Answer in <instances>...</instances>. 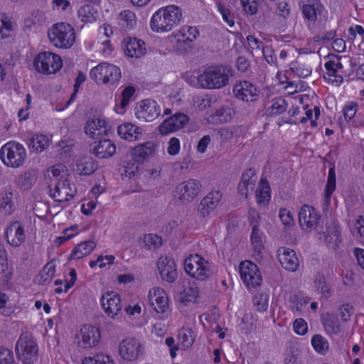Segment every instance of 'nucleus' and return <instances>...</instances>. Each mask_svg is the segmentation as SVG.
Instances as JSON below:
<instances>
[{
    "label": "nucleus",
    "instance_id": "obj_1",
    "mask_svg": "<svg viewBox=\"0 0 364 364\" xmlns=\"http://www.w3.org/2000/svg\"><path fill=\"white\" fill-rule=\"evenodd\" d=\"M233 75L228 65H213L205 68L196 76H187L186 82L194 87L205 90H219L226 87Z\"/></svg>",
    "mask_w": 364,
    "mask_h": 364
},
{
    "label": "nucleus",
    "instance_id": "obj_2",
    "mask_svg": "<svg viewBox=\"0 0 364 364\" xmlns=\"http://www.w3.org/2000/svg\"><path fill=\"white\" fill-rule=\"evenodd\" d=\"M183 18L181 9L171 4L156 10L149 21L151 30L157 33H166L178 26Z\"/></svg>",
    "mask_w": 364,
    "mask_h": 364
},
{
    "label": "nucleus",
    "instance_id": "obj_3",
    "mask_svg": "<svg viewBox=\"0 0 364 364\" xmlns=\"http://www.w3.org/2000/svg\"><path fill=\"white\" fill-rule=\"evenodd\" d=\"M48 36L53 46L60 49L70 48L76 38L74 28L65 22L53 24L48 30Z\"/></svg>",
    "mask_w": 364,
    "mask_h": 364
},
{
    "label": "nucleus",
    "instance_id": "obj_4",
    "mask_svg": "<svg viewBox=\"0 0 364 364\" xmlns=\"http://www.w3.org/2000/svg\"><path fill=\"white\" fill-rule=\"evenodd\" d=\"M27 158V151L23 144L10 141L0 149V159L9 168H18L22 166Z\"/></svg>",
    "mask_w": 364,
    "mask_h": 364
},
{
    "label": "nucleus",
    "instance_id": "obj_5",
    "mask_svg": "<svg viewBox=\"0 0 364 364\" xmlns=\"http://www.w3.org/2000/svg\"><path fill=\"white\" fill-rule=\"evenodd\" d=\"M62 58L51 51H41L33 58V66L35 70L45 75H54L63 68Z\"/></svg>",
    "mask_w": 364,
    "mask_h": 364
},
{
    "label": "nucleus",
    "instance_id": "obj_6",
    "mask_svg": "<svg viewBox=\"0 0 364 364\" xmlns=\"http://www.w3.org/2000/svg\"><path fill=\"white\" fill-rule=\"evenodd\" d=\"M184 271L191 278L205 281L213 274L210 262L198 254L191 255L184 260Z\"/></svg>",
    "mask_w": 364,
    "mask_h": 364
},
{
    "label": "nucleus",
    "instance_id": "obj_7",
    "mask_svg": "<svg viewBox=\"0 0 364 364\" xmlns=\"http://www.w3.org/2000/svg\"><path fill=\"white\" fill-rule=\"evenodd\" d=\"M90 76L97 84L113 85L120 80L122 73L117 65L103 62L90 70Z\"/></svg>",
    "mask_w": 364,
    "mask_h": 364
},
{
    "label": "nucleus",
    "instance_id": "obj_8",
    "mask_svg": "<svg viewBox=\"0 0 364 364\" xmlns=\"http://www.w3.org/2000/svg\"><path fill=\"white\" fill-rule=\"evenodd\" d=\"M101 341L100 328L94 325L82 326L75 335V342L77 347L83 350H90L97 346Z\"/></svg>",
    "mask_w": 364,
    "mask_h": 364
},
{
    "label": "nucleus",
    "instance_id": "obj_9",
    "mask_svg": "<svg viewBox=\"0 0 364 364\" xmlns=\"http://www.w3.org/2000/svg\"><path fill=\"white\" fill-rule=\"evenodd\" d=\"M144 354L141 341L134 337H127L119 343V355L126 362L136 363Z\"/></svg>",
    "mask_w": 364,
    "mask_h": 364
},
{
    "label": "nucleus",
    "instance_id": "obj_10",
    "mask_svg": "<svg viewBox=\"0 0 364 364\" xmlns=\"http://www.w3.org/2000/svg\"><path fill=\"white\" fill-rule=\"evenodd\" d=\"M134 116L143 122H151L157 119L161 114V107L154 100L145 99L139 101L134 108Z\"/></svg>",
    "mask_w": 364,
    "mask_h": 364
},
{
    "label": "nucleus",
    "instance_id": "obj_11",
    "mask_svg": "<svg viewBox=\"0 0 364 364\" xmlns=\"http://www.w3.org/2000/svg\"><path fill=\"white\" fill-rule=\"evenodd\" d=\"M240 279L247 289L261 285L262 277L257 265L250 260H245L239 265Z\"/></svg>",
    "mask_w": 364,
    "mask_h": 364
},
{
    "label": "nucleus",
    "instance_id": "obj_12",
    "mask_svg": "<svg viewBox=\"0 0 364 364\" xmlns=\"http://www.w3.org/2000/svg\"><path fill=\"white\" fill-rule=\"evenodd\" d=\"M302 14L309 27H320L328 21V11L319 3L304 4Z\"/></svg>",
    "mask_w": 364,
    "mask_h": 364
},
{
    "label": "nucleus",
    "instance_id": "obj_13",
    "mask_svg": "<svg viewBox=\"0 0 364 364\" xmlns=\"http://www.w3.org/2000/svg\"><path fill=\"white\" fill-rule=\"evenodd\" d=\"M84 131L88 137L92 139H99L108 135L111 131V124L106 117L94 116L87 120Z\"/></svg>",
    "mask_w": 364,
    "mask_h": 364
},
{
    "label": "nucleus",
    "instance_id": "obj_14",
    "mask_svg": "<svg viewBox=\"0 0 364 364\" xmlns=\"http://www.w3.org/2000/svg\"><path fill=\"white\" fill-rule=\"evenodd\" d=\"M200 182L196 179H189L178 183L175 189L173 196L182 203L192 202L200 191Z\"/></svg>",
    "mask_w": 364,
    "mask_h": 364
},
{
    "label": "nucleus",
    "instance_id": "obj_15",
    "mask_svg": "<svg viewBox=\"0 0 364 364\" xmlns=\"http://www.w3.org/2000/svg\"><path fill=\"white\" fill-rule=\"evenodd\" d=\"M149 305L154 311L159 314L163 315L164 318H167L169 310V299L166 291L159 287H155L149 290L148 294Z\"/></svg>",
    "mask_w": 364,
    "mask_h": 364
},
{
    "label": "nucleus",
    "instance_id": "obj_16",
    "mask_svg": "<svg viewBox=\"0 0 364 364\" xmlns=\"http://www.w3.org/2000/svg\"><path fill=\"white\" fill-rule=\"evenodd\" d=\"M16 355L19 359L37 358L38 347L31 334L27 332L21 333L15 346Z\"/></svg>",
    "mask_w": 364,
    "mask_h": 364
},
{
    "label": "nucleus",
    "instance_id": "obj_17",
    "mask_svg": "<svg viewBox=\"0 0 364 364\" xmlns=\"http://www.w3.org/2000/svg\"><path fill=\"white\" fill-rule=\"evenodd\" d=\"M341 58L338 55H328L324 63L326 73L324 79L330 84L339 86L343 82V77L341 71L343 68Z\"/></svg>",
    "mask_w": 364,
    "mask_h": 364
},
{
    "label": "nucleus",
    "instance_id": "obj_18",
    "mask_svg": "<svg viewBox=\"0 0 364 364\" xmlns=\"http://www.w3.org/2000/svg\"><path fill=\"white\" fill-rule=\"evenodd\" d=\"M299 223L301 230L311 232L315 230L320 221V215L316 208L310 205H303L299 210Z\"/></svg>",
    "mask_w": 364,
    "mask_h": 364
},
{
    "label": "nucleus",
    "instance_id": "obj_19",
    "mask_svg": "<svg viewBox=\"0 0 364 364\" xmlns=\"http://www.w3.org/2000/svg\"><path fill=\"white\" fill-rule=\"evenodd\" d=\"M100 303L105 313L111 318H115L122 311L120 296L114 291H103Z\"/></svg>",
    "mask_w": 364,
    "mask_h": 364
},
{
    "label": "nucleus",
    "instance_id": "obj_20",
    "mask_svg": "<svg viewBox=\"0 0 364 364\" xmlns=\"http://www.w3.org/2000/svg\"><path fill=\"white\" fill-rule=\"evenodd\" d=\"M159 144L155 141L139 143L130 149L132 159L144 164L152 159L158 152Z\"/></svg>",
    "mask_w": 364,
    "mask_h": 364
},
{
    "label": "nucleus",
    "instance_id": "obj_21",
    "mask_svg": "<svg viewBox=\"0 0 364 364\" xmlns=\"http://www.w3.org/2000/svg\"><path fill=\"white\" fill-rule=\"evenodd\" d=\"M156 267L163 281L173 283L176 280L178 277L177 266L171 257L161 256L157 261Z\"/></svg>",
    "mask_w": 364,
    "mask_h": 364
},
{
    "label": "nucleus",
    "instance_id": "obj_22",
    "mask_svg": "<svg viewBox=\"0 0 364 364\" xmlns=\"http://www.w3.org/2000/svg\"><path fill=\"white\" fill-rule=\"evenodd\" d=\"M234 96L243 102H254L259 97V90L252 82L247 80L237 82L232 89Z\"/></svg>",
    "mask_w": 364,
    "mask_h": 364
},
{
    "label": "nucleus",
    "instance_id": "obj_23",
    "mask_svg": "<svg viewBox=\"0 0 364 364\" xmlns=\"http://www.w3.org/2000/svg\"><path fill=\"white\" fill-rule=\"evenodd\" d=\"M76 188L72 186L68 180L57 182L50 188V196L55 201L59 203H65L71 199L76 194Z\"/></svg>",
    "mask_w": 364,
    "mask_h": 364
},
{
    "label": "nucleus",
    "instance_id": "obj_24",
    "mask_svg": "<svg viewBox=\"0 0 364 364\" xmlns=\"http://www.w3.org/2000/svg\"><path fill=\"white\" fill-rule=\"evenodd\" d=\"M189 117L183 113H176L165 119L159 127L161 134L166 135L183 128L188 122Z\"/></svg>",
    "mask_w": 364,
    "mask_h": 364
},
{
    "label": "nucleus",
    "instance_id": "obj_25",
    "mask_svg": "<svg viewBox=\"0 0 364 364\" xmlns=\"http://www.w3.org/2000/svg\"><path fill=\"white\" fill-rule=\"evenodd\" d=\"M322 325L330 337L343 336L346 331V324L340 321L338 316L333 314L327 313L323 315Z\"/></svg>",
    "mask_w": 364,
    "mask_h": 364
},
{
    "label": "nucleus",
    "instance_id": "obj_26",
    "mask_svg": "<svg viewBox=\"0 0 364 364\" xmlns=\"http://www.w3.org/2000/svg\"><path fill=\"white\" fill-rule=\"evenodd\" d=\"M222 198V193L219 191H214L209 193L200 202L198 214L200 218L207 220L210 214L217 207L220 200Z\"/></svg>",
    "mask_w": 364,
    "mask_h": 364
},
{
    "label": "nucleus",
    "instance_id": "obj_27",
    "mask_svg": "<svg viewBox=\"0 0 364 364\" xmlns=\"http://www.w3.org/2000/svg\"><path fill=\"white\" fill-rule=\"evenodd\" d=\"M277 258L286 270L296 272L299 266V262L296 252L288 247H281L277 250Z\"/></svg>",
    "mask_w": 364,
    "mask_h": 364
},
{
    "label": "nucleus",
    "instance_id": "obj_28",
    "mask_svg": "<svg viewBox=\"0 0 364 364\" xmlns=\"http://www.w3.org/2000/svg\"><path fill=\"white\" fill-rule=\"evenodd\" d=\"M7 242L13 247L21 245L26 238L25 230L19 222H14L10 224L5 230Z\"/></svg>",
    "mask_w": 364,
    "mask_h": 364
},
{
    "label": "nucleus",
    "instance_id": "obj_29",
    "mask_svg": "<svg viewBox=\"0 0 364 364\" xmlns=\"http://www.w3.org/2000/svg\"><path fill=\"white\" fill-rule=\"evenodd\" d=\"M125 55L130 58H139L146 53V46L142 40L136 38H126L123 42Z\"/></svg>",
    "mask_w": 364,
    "mask_h": 364
},
{
    "label": "nucleus",
    "instance_id": "obj_30",
    "mask_svg": "<svg viewBox=\"0 0 364 364\" xmlns=\"http://www.w3.org/2000/svg\"><path fill=\"white\" fill-rule=\"evenodd\" d=\"M198 36V31L193 26H183L172 33L178 46L184 49L186 46L189 47L191 43L196 40Z\"/></svg>",
    "mask_w": 364,
    "mask_h": 364
},
{
    "label": "nucleus",
    "instance_id": "obj_31",
    "mask_svg": "<svg viewBox=\"0 0 364 364\" xmlns=\"http://www.w3.org/2000/svg\"><path fill=\"white\" fill-rule=\"evenodd\" d=\"M136 89L133 86L125 87L118 97L115 99L114 110L119 115H124L128 106L133 100Z\"/></svg>",
    "mask_w": 364,
    "mask_h": 364
},
{
    "label": "nucleus",
    "instance_id": "obj_32",
    "mask_svg": "<svg viewBox=\"0 0 364 364\" xmlns=\"http://www.w3.org/2000/svg\"><path fill=\"white\" fill-rule=\"evenodd\" d=\"M117 134L121 139L134 142L141 139L142 129L133 123L124 122L117 127Z\"/></svg>",
    "mask_w": 364,
    "mask_h": 364
},
{
    "label": "nucleus",
    "instance_id": "obj_33",
    "mask_svg": "<svg viewBox=\"0 0 364 364\" xmlns=\"http://www.w3.org/2000/svg\"><path fill=\"white\" fill-rule=\"evenodd\" d=\"M235 114L233 108L228 106H223L214 112L208 114L207 121L213 124H220L230 122Z\"/></svg>",
    "mask_w": 364,
    "mask_h": 364
},
{
    "label": "nucleus",
    "instance_id": "obj_34",
    "mask_svg": "<svg viewBox=\"0 0 364 364\" xmlns=\"http://www.w3.org/2000/svg\"><path fill=\"white\" fill-rule=\"evenodd\" d=\"M265 236L259 228H253L250 235L252 256L257 261L262 259L264 255Z\"/></svg>",
    "mask_w": 364,
    "mask_h": 364
},
{
    "label": "nucleus",
    "instance_id": "obj_35",
    "mask_svg": "<svg viewBox=\"0 0 364 364\" xmlns=\"http://www.w3.org/2000/svg\"><path fill=\"white\" fill-rule=\"evenodd\" d=\"M200 290L195 282H189L180 294V301L185 306L197 304L200 301Z\"/></svg>",
    "mask_w": 364,
    "mask_h": 364
},
{
    "label": "nucleus",
    "instance_id": "obj_36",
    "mask_svg": "<svg viewBox=\"0 0 364 364\" xmlns=\"http://www.w3.org/2000/svg\"><path fill=\"white\" fill-rule=\"evenodd\" d=\"M257 180V177L254 169L250 168L245 171L242 173L241 181L238 185L239 193L247 198L250 192L254 190Z\"/></svg>",
    "mask_w": 364,
    "mask_h": 364
},
{
    "label": "nucleus",
    "instance_id": "obj_37",
    "mask_svg": "<svg viewBox=\"0 0 364 364\" xmlns=\"http://www.w3.org/2000/svg\"><path fill=\"white\" fill-rule=\"evenodd\" d=\"M323 235L326 244L331 249H336L341 242V228L336 224L328 226Z\"/></svg>",
    "mask_w": 364,
    "mask_h": 364
},
{
    "label": "nucleus",
    "instance_id": "obj_38",
    "mask_svg": "<svg viewBox=\"0 0 364 364\" xmlns=\"http://www.w3.org/2000/svg\"><path fill=\"white\" fill-rule=\"evenodd\" d=\"M93 154L100 158L107 159L112 156L116 152V146L109 139L100 141L92 149Z\"/></svg>",
    "mask_w": 364,
    "mask_h": 364
},
{
    "label": "nucleus",
    "instance_id": "obj_39",
    "mask_svg": "<svg viewBox=\"0 0 364 364\" xmlns=\"http://www.w3.org/2000/svg\"><path fill=\"white\" fill-rule=\"evenodd\" d=\"M97 168L96 161L90 156H83L76 161L75 171L79 175H90Z\"/></svg>",
    "mask_w": 364,
    "mask_h": 364
},
{
    "label": "nucleus",
    "instance_id": "obj_40",
    "mask_svg": "<svg viewBox=\"0 0 364 364\" xmlns=\"http://www.w3.org/2000/svg\"><path fill=\"white\" fill-rule=\"evenodd\" d=\"M255 197L258 205H265L271 198L270 186L268 181L262 178L255 190Z\"/></svg>",
    "mask_w": 364,
    "mask_h": 364
},
{
    "label": "nucleus",
    "instance_id": "obj_41",
    "mask_svg": "<svg viewBox=\"0 0 364 364\" xmlns=\"http://www.w3.org/2000/svg\"><path fill=\"white\" fill-rule=\"evenodd\" d=\"M125 311L130 320H132V325L136 327L144 326L147 321L145 318L141 317L142 309L140 304H129L126 307Z\"/></svg>",
    "mask_w": 364,
    "mask_h": 364
},
{
    "label": "nucleus",
    "instance_id": "obj_42",
    "mask_svg": "<svg viewBox=\"0 0 364 364\" xmlns=\"http://www.w3.org/2000/svg\"><path fill=\"white\" fill-rule=\"evenodd\" d=\"M46 178L50 181V186L60 181L68 180L67 169L62 165L53 166L47 170Z\"/></svg>",
    "mask_w": 364,
    "mask_h": 364
},
{
    "label": "nucleus",
    "instance_id": "obj_43",
    "mask_svg": "<svg viewBox=\"0 0 364 364\" xmlns=\"http://www.w3.org/2000/svg\"><path fill=\"white\" fill-rule=\"evenodd\" d=\"M15 31V24L5 13L0 12V40L11 38Z\"/></svg>",
    "mask_w": 364,
    "mask_h": 364
},
{
    "label": "nucleus",
    "instance_id": "obj_44",
    "mask_svg": "<svg viewBox=\"0 0 364 364\" xmlns=\"http://www.w3.org/2000/svg\"><path fill=\"white\" fill-rule=\"evenodd\" d=\"M28 146L33 151L42 152L50 145L49 138L42 134H35L31 136L28 142Z\"/></svg>",
    "mask_w": 364,
    "mask_h": 364
},
{
    "label": "nucleus",
    "instance_id": "obj_45",
    "mask_svg": "<svg viewBox=\"0 0 364 364\" xmlns=\"http://www.w3.org/2000/svg\"><path fill=\"white\" fill-rule=\"evenodd\" d=\"M13 274V268L8 265L6 252L3 247L0 246V278L7 283L12 278Z\"/></svg>",
    "mask_w": 364,
    "mask_h": 364
},
{
    "label": "nucleus",
    "instance_id": "obj_46",
    "mask_svg": "<svg viewBox=\"0 0 364 364\" xmlns=\"http://www.w3.org/2000/svg\"><path fill=\"white\" fill-rule=\"evenodd\" d=\"M195 338L196 333L191 328H182L178 334V345L180 348L187 350L193 344Z\"/></svg>",
    "mask_w": 364,
    "mask_h": 364
},
{
    "label": "nucleus",
    "instance_id": "obj_47",
    "mask_svg": "<svg viewBox=\"0 0 364 364\" xmlns=\"http://www.w3.org/2000/svg\"><path fill=\"white\" fill-rule=\"evenodd\" d=\"M95 247V243L92 240L82 242L74 247L71 253V258L80 259L90 254Z\"/></svg>",
    "mask_w": 364,
    "mask_h": 364
},
{
    "label": "nucleus",
    "instance_id": "obj_48",
    "mask_svg": "<svg viewBox=\"0 0 364 364\" xmlns=\"http://www.w3.org/2000/svg\"><path fill=\"white\" fill-rule=\"evenodd\" d=\"M15 209L14 193L11 191H7L1 196L0 210L5 215H11Z\"/></svg>",
    "mask_w": 364,
    "mask_h": 364
},
{
    "label": "nucleus",
    "instance_id": "obj_49",
    "mask_svg": "<svg viewBox=\"0 0 364 364\" xmlns=\"http://www.w3.org/2000/svg\"><path fill=\"white\" fill-rule=\"evenodd\" d=\"M311 345L316 353L326 355L329 350L328 340L320 334L314 335L311 340Z\"/></svg>",
    "mask_w": 364,
    "mask_h": 364
},
{
    "label": "nucleus",
    "instance_id": "obj_50",
    "mask_svg": "<svg viewBox=\"0 0 364 364\" xmlns=\"http://www.w3.org/2000/svg\"><path fill=\"white\" fill-rule=\"evenodd\" d=\"M336 187V177L334 168L328 170L327 183L325 187L324 197L326 203H330L331 197L335 191Z\"/></svg>",
    "mask_w": 364,
    "mask_h": 364
},
{
    "label": "nucleus",
    "instance_id": "obj_51",
    "mask_svg": "<svg viewBox=\"0 0 364 364\" xmlns=\"http://www.w3.org/2000/svg\"><path fill=\"white\" fill-rule=\"evenodd\" d=\"M78 17L83 22L92 23L97 18V11L92 6L86 4L78 10Z\"/></svg>",
    "mask_w": 364,
    "mask_h": 364
},
{
    "label": "nucleus",
    "instance_id": "obj_52",
    "mask_svg": "<svg viewBox=\"0 0 364 364\" xmlns=\"http://www.w3.org/2000/svg\"><path fill=\"white\" fill-rule=\"evenodd\" d=\"M120 24L128 29L133 28L137 23L136 14L130 10H124L119 15Z\"/></svg>",
    "mask_w": 364,
    "mask_h": 364
},
{
    "label": "nucleus",
    "instance_id": "obj_53",
    "mask_svg": "<svg viewBox=\"0 0 364 364\" xmlns=\"http://www.w3.org/2000/svg\"><path fill=\"white\" fill-rule=\"evenodd\" d=\"M82 364H115L113 358L105 353H97L94 356L85 357Z\"/></svg>",
    "mask_w": 364,
    "mask_h": 364
},
{
    "label": "nucleus",
    "instance_id": "obj_54",
    "mask_svg": "<svg viewBox=\"0 0 364 364\" xmlns=\"http://www.w3.org/2000/svg\"><path fill=\"white\" fill-rule=\"evenodd\" d=\"M269 296L266 292L257 293L252 299L253 305L259 312L267 311L269 306Z\"/></svg>",
    "mask_w": 364,
    "mask_h": 364
},
{
    "label": "nucleus",
    "instance_id": "obj_55",
    "mask_svg": "<svg viewBox=\"0 0 364 364\" xmlns=\"http://www.w3.org/2000/svg\"><path fill=\"white\" fill-rule=\"evenodd\" d=\"M287 108V105L284 99L277 98L272 101L271 106L267 109L269 116L279 115L284 113Z\"/></svg>",
    "mask_w": 364,
    "mask_h": 364
},
{
    "label": "nucleus",
    "instance_id": "obj_56",
    "mask_svg": "<svg viewBox=\"0 0 364 364\" xmlns=\"http://www.w3.org/2000/svg\"><path fill=\"white\" fill-rule=\"evenodd\" d=\"M141 240L144 246L149 250L158 248L163 242L161 237L152 233L144 235Z\"/></svg>",
    "mask_w": 364,
    "mask_h": 364
},
{
    "label": "nucleus",
    "instance_id": "obj_57",
    "mask_svg": "<svg viewBox=\"0 0 364 364\" xmlns=\"http://www.w3.org/2000/svg\"><path fill=\"white\" fill-rule=\"evenodd\" d=\"M216 102V97L212 95H205L197 97L195 100L196 107L203 111L211 107Z\"/></svg>",
    "mask_w": 364,
    "mask_h": 364
},
{
    "label": "nucleus",
    "instance_id": "obj_58",
    "mask_svg": "<svg viewBox=\"0 0 364 364\" xmlns=\"http://www.w3.org/2000/svg\"><path fill=\"white\" fill-rule=\"evenodd\" d=\"M352 233L353 236L361 243H364V217L358 215L354 222Z\"/></svg>",
    "mask_w": 364,
    "mask_h": 364
},
{
    "label": "nucleus",
    "instance_id": "obj_59",
    "mask_svg": "<svg viewBox=\"0 0 364 364\" xmlns=\"http://www.w3.org/2000/svg\"><path fill=\"white\" fill-rule=\"evenodd\" d=\"M358 110V105L356 102H347L342 109L344 119L348 122L353 119Z\"/></svg>",
    "mask_w": 364,
    "mask_h": 364
},
{
    "label": "nucleus",
    "instance_id": "obj_60",
    "mask_svg": "<svg viewBox=\"0 0 364 364\" xmlns=\"http://www.w3.org/2000/svg\"><path fill=\"white\" fill-rule=\"evenodd\" d=\"M43 20V14L40 11H34L24 19L23 26L25 28L30 30L35 26L41 24Z\"/></svg>",
    "mask_w": 364,
    "mask_h": 364
},
{
    "label": "nucleus",
    "instance_id": "obj_61",
    "mask_svg": "<svg viewBox=\"0 0 364 364\" xmlns=\"http://www.w3.org/2000/svg\"><path fill=\"white\" fill-rule=\"evenodd\" d=\"M33 182L32 174L30 172H25L20 174L15 180L16 185L24 190H27L32 186Z\"/></svg>",
    "mask_w": 364,
    "mask_h": 364
},
{
    "label": "nucleus",
    "instance_id": "obj_62",
    "mask_svg": "<svg viewBox=\"0 0 364 364\" xmlns=\"http://www.w3.org/2000/svg\"><path fill=\"white\" fill-rule=\"evenodd\" d=\"M279 218L282 225L287 228H290L294 225V215L288 208H280L279 211Z\"/></svg>",
    "mask_w": 364,
    "mask_h": 364
},
{
    "label": "nucleus",
    "instance_id": "obj_63",
    "mask_svg": "<svg viewBox=\"0 0 364 364\" xmlns=\"http://www.w3.org/2000/svg\"><path fill=\"white\" fill-rule=\"evenodd\" d=\"M216 7L223 21L225 22L229 27L233 28L235 26V19L231 11L220 3L217 4Z\"/></svg>",
    "mask_w": 364,
    "mask_h": 364
},
{
    "label": "nucleus",
    "instance_id": "obj_64",
    "mask_svg": "<svg viewBox=\"0 0 364 364\" xmlns=\"http://www.w3.org/2000/svg\"><path fill=\"white\" fill-rule=\"evenodd\" d=\"M320 114H321L320 108L318 107H317V106H315L314 107L313 110L312 109H307L306 111V113H305L306 116L302 117L300 119V122L302 123V124H304L307 121L310 120L311 121V125L312 127H316L317 126L316 120L319 117Z\"/></svg>",
    "mask_w": 364,
    "mask_h": 364
}]
</instances>
